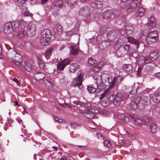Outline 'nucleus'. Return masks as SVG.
Returning a JSON list of instances; mask_svg holds the SVG:
<instances>
[{"instance_id": "ea45409f", "label": "nucleus", "mask_w": 160, "mask_h": 160, "mask_svg": "<svg viewBox=\"0 0 160 160\" xmlns=\"http://www.w3.org/2000/svg\"><path fill=\"white\" fill-rule=\"evenodd\" d=\"M39 67L41 69H43L45 68V64L44 62L41 60L39 59L38 61Z\"/></svg>"}, {"instance_id": "f3484780", "label": "nucleus", "mask_w": 160, "mask_h": 160, "mask_svg": "<svg viewBox=\"0 0 160 160\" xmlns=\"http://www.w3.org/2000/svg\"><path fill=\"white\" fill-rule=\"evenodd\" d=\"M50 42V38L47 37H41L40 39V42L42 46H46L48 45Z\"/></svg>"}, {"instance_id": "c03bdc74", "label": "nucleus", "mask_w": 160, "mask_h": 160, "mask_svg": "<svg viewBox=\"0 0 160 160\" xmlns=\"http://www.w3.org/2000/svg\"><path fill=\"white\" fill-rule=\"evenodd\" d=\"M45 84L46 87L48 89L51 88L52 86V83L49 81L46 80L45 82Z\"/></svg>"}, {"instance_id": "aec40b11", "label": "nucleus", "mask_w": 160, "mask_h": 160, "mask_svg": "<svg viewBox=\"0 0 160 160\" xmlns=\"http://www.w3.org/2000/svg\"><path fill=\"white\" fill-rule=\"evenodd\" d=\"M13 31L11 25V22L7 23L4 28V32L5 33H9Z\"/></svg>"}, {"instance_id": "13d9d810", "label": "nucleus", "mask_w": 160, "mask_h": 160, "mask_svg": "<svg viewBox=\"0 0 160 160\" xmlns=\"http://www.w3.org/2000/svg\"><path fill=\"white\" fill-rule=\"evenodd\" d=\"M20 24L22 28H24L26 25V23L25 21H22L20 22Z\"/></svg>"}, {"instance_id": "bb28decb", "label": "nucleus", "mask_w": 160, "mask_h": 160, "mask_svg": "<svg viewBox=\"0 0 160 160\" xmlns=\"http://www.w3.org/2000/svg\"><path fill=\"white\" fill-rule=\"evenodd\" d=\"M124 49L128 52L127 53L128 54L130 55L134 53L135 50L133 48H130V45L128 44H126L124 46Z\"/></svg>"}, {"instance_id": "f8f14e48", "label": "nucleus", "mask_w": 160, "mask_h": 160, "mask_svg": "<svg viewBox=\"0 0 160 160\" xmlns=\"http://www.w3.org/2000/svg\"><path fill=\"white\" fill-rule=\"evenodd\" d=\"M63 4V1L61 0H55L52 3V6L53 9H60Z\"/></svg>"}, {"instance_id": "2eb2a0df", "label": "nucleus", "mask_w": 160, "mask_h": 160, "mask_svg": "<svg viewBox=\"0 0 160 160\" xmlns=\"http://www.w3.org/2000/svg\"><path fill=\"white\" fill-rule=\"evenodd\" d=\"M129 116L137 124L141 125L144 122V121L140 119L136 115H134L133 116L129 115Z\"/></svg>"}, {"instance_id": "72a5a7b5", "label": "nucleus", "mask_w": 160, "mask_h": 160, "mask_svg": "<svg viewBox=\"0 0 160 160\" xmlns=\"http://www.w3.org/2000/svg\"><path fill=\"white\" fill-rule=\"evenodd\" d=\"M145 57L143 56H141L138 61V66H143L145 64Z\"/></svg>"}, {"instance_id": "a19ab883", "label": "nucleus", "mask_w": 160, "mask_h": 160, "mask_svg": "<svg viewBox=\"0 0 160 160\" xmlns=\"http://www.w3.org/2000/svg\"><path fill=\"white\" fill-rule=\"evenodd\" d=\"M96 62V61L95 60L91 58H89L88 59V64L89 66H91L93 65Z\"/></svg>"}, {"instance_id": "1a4fd4ad", "label": "nucleus", "mask_w": 160, "mask_h": 160, "mask_svg": "<svg viewBox=\"0 0 160 160\" xmlns=\"http://www.w3.org/2000/svg\"><path fill=\"white\" fill-rule=\"evenodd\" d=\"M74 103L77 105V107L78 108L82 107L86 108L90 107L91 106V103L87 101H86L85 102H81L78 101H75L74 102Z\"/></svg>"}, {"instance_id": "f704fd0d", "label": "nucleus", "mask_w": 160, "mask_h": 160, "mask_svg": "<svg viewBox=\"0 0 160 160\" xmlns=\"http://www.w3.org/2000/svg\"><path fill=\"white\" fill-rule=\"evenodd\" d=\"M53 50L52 48H49L46 51L45 57L47 59H48L51 56L52 52Z\"/></svg>"}, {"instance_id": "a18cd8bd", "label": "nucleus", "mask_w": 160, "mask_h": 160, "mask_svg": "<svg viewBox=\"0 0 160 160\" xmlns=\"http://www.w3.org/2000/svg\"><path fill=\"white\" fill-rule=\"evenodd\" d=\"M131 107L132 109L133 110H135L137 108L138 105L136 104V102H132L131 104Z\"/></svg>"}, {"instance_id": "6e6d98bb", "label": "nucleus", "mask_w": 160, "mask_h": 160, "mask_svg": "<svg viewBox=\"0 0 160 160\" xmlns=\"http://www.w3.org/2000/svg\"><path fill=\"white\" fill-rule=\"evenodd\" d=\"M24 15L25 16L32 17V14L30 13L28 11H26L24 12Z\"/></svg>"}, {"instance_id": "cd10ccee", "label": "nucleus", "mask_w": 160, "mask_h": 160, "mask_svg": "<svg viewBox=\"0 0 160 160\" xmlns=\"http://www.w3.org/2000/svg\"><path fill=\"white\" fill-rule=\"evenodd\" d=\"M79 68V66L76 63L71 64L69 67L70 70L71 72H73L75 70L78 69Z\"/></svg>"}, {"instance_id": "c85d7f7f", "label": "nucleus", "mask_w": 160, "mask_h": 160, "mask_svg": "<svg viewBox=\"0 0 160 160\" xmlns=\"http://www.w3.org/2000/svg\"><path fill=\"white\" fill-rule=\"evenodd\" d=\"M103 62H101L98 63L93 67L94 71L97 72L99 71L103 65Z\"/></svg>"}, {"instance_id": "de8ad7c7", "label": "nucleus", "mask_w": 160, "mask_h": 160, "mask_svg": "<svg viewBox=\"0 0 160 160\" xmlns=\"http://www.w3.org/2000/svg\"><path fill=\"white\" fill-rule=\"evenodd\" d=\"M145 11H137L136 15L137 17H141L142 16L144 13Z\"/></svg>"}, {"instance_id": "412c9836", "label": "nucleus", "mask_w": 160, "mask_h": 160, "mask_svg": "<svg viewBox=\"0 0 160 160\" xmlns=\"http://www.w3.org/2000/svg\"><path fill=\"white\" fill-rule=\"evenodd\" d=\"M110 43L107 41H103L99 44V48L101 49L108 48L110 46Z\"/></svg>"}, {"instance_id": "4468645a", "label": "nucleus", "mask_w": 160, "mask_h": 160, "mask_svg": "<svg viewBox=\"0 0 160 160\" xmlns=\"http://www.w3.org/2000/svg\"><path fill=\"white\" fill-rule=\"evenodd\" d=\"M70 53L72 55H76L79 52L78 46H77L75 44L71 45L70 47Z\"/></svg>"}, {"instance_id": "2f4dec72", "label": "nucleus", "mask_w": 160, "mask_h": 160, "mask_svg": "<svg viewBox=\"0 0 160 160\" xmlns=\"http://www.w3.org/2000/svg\"><path fill=\"white\" fill-rule=\"evenodd\" d=\"M25 65L24 66L25 68L27 71H30L32 68L31 62L30 61L28 60L25 62Z\"/></svg>"}, {"instance_id": "c756f323", "label": "nucleus", "mask_w": 160, "mask_h": 160, "mask_svg": "<svg viewBox=\"0 0 160 160\" xmlns=\"http://www.w3.org/2000/svg\"><path fill=\"white\" fill-rule=\"evenodd\" d=\"M100 99L101 100V103L102 105L103 106H106L108 104L109 102H111L109 101L108 99H106L105 97H101L100 98Z\"/></svg>"}, {"instance_id": "a211bd4d", "label": "nucleus", "mask_w": 160, "mask_h": 160, "mask_svg": "<svg viewBox=\"0 0 160 160\" xmlns=\"http://www.w3.org/2000/svg\"><path fill=\"white\" fill-rule=\"evenodd\" d=\"M35 78L38 81H42L44 78L45 75L43 72H37L33 74Z\"/></svg>"}, {"instance_id": "20e7f679", "label": "nucleus", "mask_w": 160, "mask_h": 160, "mask_svg": "<svg viewBox=\"0 0 160 160\" xmlns=\"http://www.w3.org/2000/svg\"><path fill=\"white\" fill-rule=\"evenodd\" d=\"M117 80V78L116 77H114L112 79L111 76H108L106 77V79L105 80V85L107 86L109 85L108 88H112L114 87Z\"/></svg>"}, {"instance_id": "774afa93", "label": "nucleus", "mask_w": 160, "mask_h": 160, "mask_svg": "<svg viewBox=\"0 0 160 160\" xmlns=\"http://www.w3.org/2000/svg\"><path fill=\"white\" fill-rule=\"evenodd\" d=\"M58 11H54L53 12V14L54 16H57L58 13Z\"/></svg>"}, {"instance_id": "4d7b16f0", "label": "nucleus", "mask_w": 160, "mask_h": 160, "mask_svg": "<svg viewBox=\"0 0 160 160\" xmlns=\"http://www.w3.org/2000/svg\"><path fill=\"white\" fill-rule=\"evenodd\" d=\"M141 98L140 97H138L135 98L134 101L133 102H136L137 104H138L141 100Z\"/></svg>"}, {"instance_id": "5701e85b", "label": "nucleus", "mask_w": 160, "mask_h": 160, "mask_svg": "<svg viewBox=\"0 0 160 160\" xmlns=\"http://www.w3.org/2000/svg\"><path fill=\"white\" fill-rule=\"evenodd\" d=\"M150 98L149 96H144L142 99L141 104H143L144 106L150 104Z\"/></svg>"}, {"instance_id": "338daca9", "label": "nucleus", "mask_w": 160, "mask_h": 160, "mask_svg": "<svg viewBox=\"0 0 160 160\" xmlns=\"http://www.w3.org/2000/svg\"><path fill=\"white\" fill-rule=\"evenodd\" d=\"M66 34L67 36H70L71 35H72V31H71L67 32H66Z\"/></svg>"}, {"instance_id": "39448f33", "label": "nucleus", "mask_w": 160, "mask_h": 160, "mask_svg": "<svg viewBox=\"0 0 160 160\" xmlns=\"http://www.w3.org/2000/svg\"><path fill=\"white\" fill-rule=\"evenodd\" d=\"M110 88H108L102 94L101 97H105L106 99L112 102L114 100V95L109 91Z\"/></svg>"}, {"instance_id": "6e6552de", "label": "nucleus", "mask_w": 160, "mask_h": 160, "mask_svg": "<svg viewBox=\"0 0 160 160\" xmlns=\"http://www.w3.org/2000/svg\"><path fill=\"white\" fill-rule=\"evenodd\" d=\"M82 76L79 75L77 78L74 81L73 85L75 87H77L80 89H82L83 88L82 84Z\"/></svg>"}, {"instance_id": "79ce46f5", "label": "nucleus", "mask_w": 160, "mask_h": 160, "mask_svg": "<svg viewBox=\"0 0 160 160\" xmlns=\"http://www.w3.org/2000/svg\"><path fill=\"white\" fill-rule=\"evenodd\" d=\"M65 66L64 64L61 62H60L58 65L57 68L59 70H63L65 68Z\"/></svg>"}, {"instance_id": "49530a36", "label": "nucleus", "mask_w": 160, "mask_h": 160, "mask_svg": "<svg viewBox=\"0 0 160 160\" xmlns=\"http://www.w3.org/2000/svg\"><path fill=\"white\" fill-rule=\"evenodd\" d=\"M137 6V4L134 2H132L130 4L129 9H134Z\"/></svg>"}, {"instance_id": "ddd939ff", "label": "nucleus", "mask_w": 160, "mask_h": 160, "mask_svg": "<svg viewBox=\"0 0 160 160\" xmlns=\"http://www.w3.org/2000/svg\"><path fill=\"white\" fill-rule=\"evenodd\" d=\"M123 100L122 95L121 93H118L115 96H114V100H113L114 103L116 105L119 104Z\"/></svg>"}, {"instance_id": "9d476101", "label": "nucleus", "mask_w": 160, "mask_h": 160, "mask_svg": "<svg viewBox=\"0 0 160 160\" xmlns=\"http://www.w3.org/2000/svg\"><path fill=\"white\" fill-rule=\"evenodd\" d=\"M54 32L55 34L57 36L62 35L63 32L62 26L59 24L56 25L54 28Z\"/></svg>"}, {"instance_id": "4c0bfd02", "label": "nucleus", "mask_w": 160, "mask_h": 160, "mask_svg": "<svg viewBox=\"0 0 160 160\" xmlns=\"http://www.w3.org/2000/svg\"><path fill=\"white\" fill-rule=\"evenodd\" d=\"M26 0H15L17 5L19 7H21L25 4Z\"/></svg>"}, {"instance_id": "423d86ee", "label": "nucleus", "mask_w": 160, "mask_h": 160, "mask_svg": "<svg viewBox=\"0 0 160 160\" xmlns=\"http://www.w3.org/2000/svg\"><path fill=\"white\" fill-rule=\"evenodd\" d=\"M102 77L99 75H95L94 77L95 81V82L97 85V89H98L99 91L102 90L104 88L102 83Z\"/></svg>"}, {"instance_id": "bf43d9fd", "label": "nucleus", "mask_w": 160, "mask_h": 160, "mask_svg": "<svg viewBox=\"0 0 160 160\" xmlns=\"http://www.w3.org/2000/svg\"><path fill=\"white\" fill-rule=\"evenodd\" d=\"M37 0H30V3L31 5H33L37 3Z\"/></svg>"}, {"instance_id": "0eeeda50", "label": "nucleus", "mask_w": 160, "mask_h": 160, "mask_svg": "<svg viewBox=\"0 0 160 160\" xmlns=\"http://www.w3.org/2000/svg\"><path fill=\"white\" fill-rule=\"evenodd\" d=\"M12 52L13 54H15L14 57V59L12 60V62L15 63L17 65L19 66L20 65L22 62V57L19 54L17 53L15 50L13 49H11Z\"/></svg>"}, {"instance_id": "4be33fe9", "label": "nucleus", "mask_w": 160, "mask_h": 160, "mask_svg": "<svg viewBox=\"0 0 160 160\" xmlns=\"http://www.w3.org/2000/svg\"><path fill=\"white\" fill-rule=\"evenodd\" d=\"M41 37H44L50 38L52 36V34L50 30L48 29H45L42 30L41 34Z\"/></svg>"}, {"instance_id": "8fccbe9b", "label": "nucleus", "mask_w": 160, "mask_h": 160, "mask_svg": "<svg viewBox=\"0 0 160 160\" xmlns=\"http://www.w3.org/2000/svg\"><path fill=\"white\" fill-rule=\"evenodd\" d=\"M145 64H146L148 63H151L152 61L153 60L151 59V58H150V57H146V58H145Z\"/></svg>"}, {"instance_id": "473e14b6", "label": "nucleus", "mask_w": 160, "mask_h": 160, "mask_svg": "<svg viewBox=\"0 0 160 160\" xmlns=\"http://www.w3.org/2000/svg\"><path fill=\"white\" fill-rule=\"evenodd\" d=\"M111 11H105L102 14L103 18L107 19L109 18L111 16Z\"/></svg>"}, {"instance_id": "603ef678", "label": "nucleus", "mask_w": 160, "mask_h": 160, "mask_svg": "<svg viewBox=\"0 0 160 160\" xmlns=\"http://www.w3.org/2000/svg\"><path fill=\"white\" fill-rule=\"evenodd\" d=\"M122 46V45L120 43V42L118 41V42H117L114 45V48L116 49H118L119 48H120Z\"/></svg>"}, {"instance_id": "7ed1b4c3", "label": "nucleus", "mask_w": 160, "mask_h": 160, "mask_svg": "<svg viewBox=\"0 0 160 160\" xmlns=\"http://www.w3.org/2000/svg\"><path fill=\"white\" fill-rule=\"evenodd\" d=\"M36 28L35 25L32 22H30L28 26L27 32L28 35L34 36L36 33Z\"/></svg>"}, {"instance_id": "b1692460", "label": "nucleus", "mask_w": 160, "mask_h": 160, "mask_svg": "<svg viewBox=\"0 0 160 160\" xmlns=\"http://www.w3.org/2000/svg\"><path fill=\"white\" fill-rule=\"evenodd\" d=\"M152 101L155 102H159L160 101V93H156L152 97Z\"/></svg>"}, {"instance_id": "052dcab7", "label": "nucleus", "mask_w": 160, "mask_h": 160, "mask_svg": "<svg viewBox=\"0 0 160 160\" xmlns=\"http://www.w3.org/2000/svg\"><path fill=\"white\" fill-rule=\"evenodd\" d=\"M97 136L98 138L100 139H102L104 138V136L102 135L100 133H97Z\"/></svg>"}, {"instance_id": "5fc2aeb1", "label": "nucleus", "mask_w": 160, "mask_h": 160, "mask_svg": "<svg viewBox=\"0 0 160 160\" xmlns=\"http://www.w3.org/2000/svg\"><path fill=\"white\" fill-rule=\"evenodd\" d=\"M120 11H113L112 13L113 14L114 17H117L118 16L120 13Z\"/></svg>"}, {"instance_id": "c9c22d12", "label": "nucleus", "mask_w": 160, "mask_h": 160, "mask_svg": "<svg viewBox=\"0 0 160 160\" xmlns=\"http://www.w3.org/2000/svg\"><path fill=\"white\" fill-rule=\"evenodd\" d=\"M133 28L131 26H127L126 27V32L127 34H132L133 32Z\"/></svg>"}, {"instance_id": "6ab92c4d", "label": "nucleus", "mask_w": 160, "mask_h": 160, "mask_svg": "<svg viewBox=\"0 0 160 160\" xmlns=\"http://www.w3.org/2000/svg\"><path fill=\"white\" fill-rule=\"evenodd\" d=\"M160 56V52L158 51L152 52L150 54V58L153 61L157 59Z\"/></svg>"}, {"instance_id": "9b49d317", "label": "nucleus", "mask_w": 160, "mask_h": 160, "mask_svg": "<svg viewBox=\"0 0 160 160\" xmlns=\"http://www.w3.org/2000/svg\"><path fill=\"white\" fill-rule=\"evenodd\" d=\"M117 36V33L115 31H110L108 33L107 38L109 41L112 42L116 39Z\"/></svg>"}, {"instance_id": "e2e57ef3", "label": "nucleus", "mask_w": 160, "mask_h": 160, "mask_svg": "<svg viewBox=\"0 0 160 160\" xmlns=\"http://www.w3.org/2000/svg\"><path fill=\"white\" fill-rule=\"evenodd\" d=\"M12 122V120L11 119H9L8 118V122L7 123H6V125L9 126L11 127V125L10 124Z\"/></svg>"}, {"instance_id": "680f3d73", "label": "nucleus", "mask_w": 160, "mask_h": 160, "mask_svg": "<svg viewBox=\"0 0 160 160\" xmlns=\"http://www.w3.org/2000/svg\"><path fill=\"white\" fill-rule=\"evenodd\" d=\"M13 81L14 82H16L17 83V85L18 86H20V83L18 81V79L16 78H14L13 79Z\"/></svg>"}, {"instance_id": "864d4df0", "label": "nucleus", "mask_w": 160, "mask_h": 160, "mask_svg": "<svg viewBox=\"0 0 160 160\" xmlns=\"http://www.w3.org/2000/svg\"><path fill=\"white\" fill-rule=\"evenodd\" d=\"M103 144L105 146L108 147L111 146V142L108 140H105L103 142Z\"/></svg>"}, {"instance_id": "dca6fc26", "label": "nucleus", "mask_w": 160, "mask_h": 160, "mask_svg": "<svg viewBox=\"0 0 160 160\" xmlns=\"http://www.w3.org/2000/svg\"><path fill=\"white\" fill-rule=\"evenodd\" d=\"M96 112L92 111V109L90 110L89 109H87L84 112V116L88 118H91L93 117L95 115Z\"/></svg>"}, {"instance_id": "a878e982", "label": "nucleus", "mask_w": 160, "mask_h": 160, "mask_svg": "<svg viewBox=\"0 0 160 160\" xmlns=\"http://www.w3.org/2000/svg\"><path fill=\"white\" fill-rule=\"evenodd\" d=\"M132 68L133 66L131 64H124L123 66V70L127 72H132Z\"/></svg>"}, {"instance_id": "3c124183", "label": "nucleus", "mask_w": 160, "mask_h": 160, "mask_svg": "<svg viewBox=\"0 0 160 160\" xmlns=\"http://www.w3.org/2000/svg\"><path fill=\"white\" fill-rule=\"evenodd\" d=\"M76 0H67V2L68 5H73L76 3Z\"/></svg>"}, {"instance_id": "393cba45", "label": "nucleus", "mask_w": 160, "mask_h": 160, "mask_svg": "<svg viewBox=\"0 0 160 160\" xmlns=\"http://www.w3.org/2000/svg\"><path fill=\"white\" fill-rule=\"evenodd\" d=\"M156 25V20L153 16H151L150 18V22L149 24V27L150 29L154 28Z\"/></svg>"}, {"instance_id": "0e129e2a", "label": "nucleus", "mask_w": 160, "mask_h": 160, "mask_svg": "<svg viewBox=\"0 0 160 160\" xmlns=\"http://www.w3.org/2000/svg\"><path fill=\"white\" fill-rule=\"evenodd\" d=\"M24 34V32L23 31L20 32H19L18 33V35L20 37H22Z\"/></svg>"}, {"instance_id": "37998d69", "label": "nucleus", "mask_w": 160, "mask_h": 160, "mask_svg": "<svg viewBox=\"0 0 160 160\" xmlns=\"http://www.w3.org/2000/svg\"><path fill=\"white\" fill-rule=\"evenodd\" d=\"M97 88H94L91 86H88L87 90L88 92L90 93H93L94 92L96 89Z\"/></svg>"}, {"instance_id": "e433bc0d", "label": "nucleus", "mask_w": 160, "mask_h": 160, "mask_svg": "<svg viewBox=\"0 0 160 160\" xmlns=\"http://www.w3.org/2000/svg\"><path fill=\"white\" fill-rule=\"evenodd\" d=\"M150 128L151 132L152 133H155L157 131V128L155 124L154 123H152L150 125Z\"/></svg>"}, {"instance_id": "58836bf2", "label": "nucleus", "mask_w": 160, "mask_h": 160, "mask_svg": "<svg viewBox=\"0 0 160 160\" xmlns=\"http://www.w3.org/2000/svg\"><path fill=\"white\" fill-rule=\"evenodd\" d=\"M11 25L13 30L18 27L19 25V23L17 21H13L11 22Z\"/></svg>"}, {"instance_id": "f257e3e1", "label": "nucleus", "mask_w": 160, "mask_h": 160, "mask_svg": "<svg viewBox=\"0 0 160 160\" xmlns=\"http://www.w3.org/2000/svg\"><path fill=\"white\" fill-rule=\"evenodd\" d=\"M158 32L157 31L154 30L150 32L146 38V42L149 44H151L156 42L158 40Z\"/></svg>"}, {"instance_id": "f03ea898", "label": "nucleus", "mask_w": 160, "mask_h": 160, "mask_svg": "<svg viewBox=\"0 0 160 160\" xmlns=\"http://www.w3.org/2000/svg\"><path fill=\"white\" fill-rule=\"evenodd\" d=\"M91 8H88V7L84 6L81 8V10H86L88 9H100L102 7V2L98 1H96L93 2L91 4Z\"/></svg>"}, {"instance_id": "69168bd1", "label": "nucleus", "mask_w": 160, "mask_h": 160, "mask_svg": "<svg viewBox=\"0 0 160 160\" xmlns=\"http://www.w3.org/2000/svg\"><path fill=\"white\" fill-rule=\"evenodd\" d=\"M142 70L141 66H139L138 70L137 71V73L138 74H140V72Z\"/></svg>"}, {"instance_id": "09e8293b", "label": "nucleus", "mask_w": 160, "mask_h": 160, "mask_svg": "<svg viewBox=\"0 0 160 160\" xmlns=\"http://www.w3.org/2000/svg\"><path fill=\"white\" fill-rule=\"evenodd\" d=\"M61 62H62V63L65 67L67 65L70 63V61L69 59L67 58L66 59H65L64 60L62 61Z\"/></svg>"}, {"instance_id": "7c9ffc66", "label": "nucleus", "mask_w": 160, "mask_h": 160, "mask_svg": "<svg viewBox=\"0 0 160 160\" xmlns=\"http://www.w3.org/2000/svg\"><path fill=\"white\" fill-rule=\"evenodd\" d=\"M128 41L131 43L136 45L137 47H138L139 45V42L138 41L134 39L132 37H128L127 38Z\"/></svg>"}]
</instances>
